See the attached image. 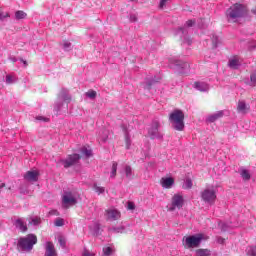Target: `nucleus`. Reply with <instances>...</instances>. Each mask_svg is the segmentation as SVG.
I'll list each match as a JSON object with an SVG mask.
<instances>
[{
    "label": "nucleus",
    "mask_w": 256,
    "mask_h": 256,
    "mask_svg": "<svg viewBox=\"0 0 256 256\" xmlns=\"http://www.w3.org/2000/svg\"><path fill=\"white\" fill-rule=\"evenodd\" d=\"M34 245H37V236L34 234H28L18 240L17 247L20 251L30 253L33 250Z\"/></svg>",
    "instance_id": "nucleus-1"
},
{
    "label": "nucleus",
    "mask_w": 256,
    "mask_h": 256,
    "mask_svg": "<svg viewBox=\"0 0 256 256\" xmlns=\"http://www.w3.org/2000/svg\"><path fill=\"white\" fill-rule=\"evenodd\" d=\"M245 13H247V9L242 4H239V3L232 5L226 11L228 21H232L233 23H235L237 19L243 17Z\"/></svg>",
    "instance_id": "nucleus-2"
},
{
    "label": "nucleus",
    "mask_w": 256,
    "mask_h": 256,
    "mask_svg": "<svg viewBox=\"0 0 256 256\" xmlns=\"http://www.w3.org/2000/svg\"><path fill=\"white\" fill-rule=\"evenodd\" d=\"M169 121L172 123L176 131H183L185 129V114L181 110H174L170 116Z\"/></svg>",
    "instance_id": "nucleus-3"
},
{
    "label": "nucleus",
    "mask_w": 256,
    "mask_h": 256,
    "mask_svg": "<svg viewBox=\"0 0 256 256\" xmlns=\"http://www.w3.org/2000/svg\"><path fill=\"white\" fill-rule=\"evenodd\" d=\"M205 239V234H196L188 236L185 239V247L187 249H195L201 245V241Z\"/></svg>",
    "instance_id": "nucleus-4"
},
{
    "label": "nucleus",
    "mask_w": 256,
    "mask_h": 256,
    "mask_svg": "<svg viewBox=\"0 0 256 256\" xmlns=\"http://www.w3.org/2000/svg\"><path fill=\"white\" fill-rule=\"evenodd\" d=\"M73 205H77V197L73 192L66 191L62 196V207L64 209H69V207H73Z\"/></svg>",
    "instance_id": "nucleus-5"
},
{
    "label": "nucleus",
    "mask_w": 256,
    "mask_h": 256,
    "mask_svg": "<svg viewBox=\"0 0 256 256\" xmlns=\"http://www.w3.org/2000/svg\"><path fill=\"white\" fill-rule=\"evenodd\" d=\"M202 200L205 203H209V205H213L215 203V199H217V194L214 189L206 188L201 193Z\"/></svg>",
    "instance_id": "nucleus-6"
},
{
    "label": "nucleus",
    "mask_w": 256,
    "mask_h": 256,
    "mask_svg": "<svg viewBox=\"0 0 256 256\" xmlns=\"http://www.w3.org/2000/svg\"><path fill=\"white\" fill-rule=\"evenodd\" d=\"M81 160V155L79 154H71L68 155V157L65 160H62V165L65 167V169H69V167H73V165H77L79 161Z\"/></svg>",
    "instance_id": "nucleus-7"
},
{
    "label": "nucleus",
    "mask_w": 256,
    "mask_h": 256,
    "mask_svg": "<svg viewBox=\"0 0 256 256\" xmlns=\"http://www.w3.org/2000/svg\"><path fill=\"white\" fill-rule=\"evenodd\" d=\"M105 217L107 221H119L121 219V212L117 209H107L105 210Z\"/></svg>",
    "instance_id": "nucleus-8"
},
{
    "label": "nucleus",
    "mask_w": 256,
    "mask_h": 256,
    "mask_svg": "<svg viewBox=\"0 0 256 256\" xmlns=\"http://www.w3.org/2000/svg\"><path fill=\"white\" fill-rule=\"evenodd\" d=\"M183 203V196L175 194L172 197V207L170 208V211H175V209H181V207H183Z\"/></svg>",
    "instance_id": "nucleus-9"
},
{
    "label": "nucleus",
    "mask_w": 256,
    "mask_h": 256,
    "mask_svg": "<svg viewBox=\"0 0 256 256\" xmlns=\"http://www.w3.org/2000/svg\"><path fill=\"white\" fill-rule=\"evenodd\" d=\"M44 256H57V249H55V244H53V242H46Z\"/></svg>",
    "instance_id": "nucleus-10"
},
{
    "label": "nucleus",
    "mask_w": 256,
    "mask_h": 256,
    "mask_svg": "<svg viewBox=\"0 0 256 256\" xmlns=\"http://www.w3.org/2000/svg\"><path fill=\"white\" fill-rule=\"evenodd\" d=\"M24 179L26 181H30V182L38 181L39 180V171L30 170V171L26 172V174L24 175Z\"/></svg>",
    "instance_id": "nucleus-11"
},
{
    "label": "nucleus",
    "mask_w": 256,
    "mask_h": 256,
    "mask_svg": "<svg viewBox=\"0 0 256 256\" xmlns=\"http://www.w3.org/2000/svg\"><path fill=\"white\" fill-rule=\"evenodd\" d=\"M150 139H157L159 137V122H154L148 131Z\"/></svg>",
    "instance_id": "nucleus-12"
},
{
    "label": "nucleus",
    "mask_w": 256,
    "mask_h": 256,
    "mask_svg": "<svg viewBox=\"0 0 256 256\" xmlns=\"http://www.w3.org/2000/svg\"><path fill=\"white\" fill-rule=\"evenodd\" d=\"M250 109H251V106L245 103V101L238 102L237 110L239 111V113H249Z\"/></svg>",
    "instance_id": "nucleus-13"
},
{
    "label": "nucleus",
    "mask_w": 256,
    "mask_h": 256,
    "mask_svg": "<svg viewBox=\"0 0 256 256\" xmlns=\"http://www.w3.org/2000/svg\"><path fill=\"white\" fill-rule=\"evenodd\" d=\"M173 183H175V180L172 177L161 179V185L164 189H171Z\"/></svg>",
    "instance_id": "nucleus-14"
},
{
    "label": "nucleus",
    "mask_w": 256,
    "mask_h": 256,
    "mask_svg": "<svg viewBox=\"0 0 256 256\" xmlns=\"http://www.w3.org/2000/svg\"><path fill=\"white\" fill-rule=\"evenodd\" d=\"M15 227H17V229H20V231L22 233L27 232V224H25V222H23L22 219H17L14 223Z\"/></svg>",
    "instance_id": "nucleus-15"
},
{
    "label": "nucleus",
    "mask_w": 256,
    "mask_h": 256,
    "mask_svg": "<svg viewBox=\"0 0 256 256\" xmlns=\"http://www.w3.org/2000/svg\"><path fill=\"white\" fill-rule=\"evenodd\" d=\"M221 117H223V112H217L215 114H212L208 117V121L209 123H215V121H217V119H221Z\"/></svg>",
    "instance_id": "nucleus-16"
},
{
    "label": "nucleus",
    "mask_w": 256,
    "mask_h": 256,
    "mask_svg": "<svg viewBox=\"0 0 256 256\" xmlns=\"http://www.w3.org/2000/svg\"><path fill=\"white\" fill-rule=\"evenodd\" d=\"M196 256H211V250L198 249V250H196Z\"/></svg>",
    "instance_id": "nucleus-17"
},
{
    "label": "nucleus",
    "mask_w": 256,
    "mask_h": 256,
    "mask_svg": "<svg viewBox=\"0 0 256 256\" xmlns=\"http://www.w3.org/2000/svg\"><path fill=\"white\" fill-rule=\"evenodd\" d=\"M239 65V60L237 58H233L229 61V67H231V69H237Z\"/></svg>",
    "instance_id": "nucleus-18"
},
{
    "label": "nucleus",
    "mask_w": 256,
    "mask_h": 256,
    "mask_svg": "<svg viewBox=\"0 0 256 256\" xmlns=\"http://www.w3.org/2000/svg\"><path fill=\"white\" fill-rule=\"evenodd\" d=\"M25 17H27V13H25L24 11L18 10L15 13V18L16 19H25Z\"/></svg>",
    "instance_id": "nucleus-19"
},
{
    "label": "nucleus",
    "mask_w": 256,
    "mask_h": 256,
    "mask_svg": "<svg viewBox=\"0 0 256 256\" xmlns=\"http://www.w3.org/2000/svg\"><path fill=\"white\" fill-rule=\"evenodd\" d=\"M241 177H242L245 181H249V179H251V174H249V171H247V170H242V171H241Z\"/></svg>",
    "instance_id": "nucleus-20"
},
{
    "label": "nucleus",
    "mask_w": 256,
    "mask_h": 256,
    "mask_svg": "<svg viewBox=\"0 0 256 256\" xmlns=\"http://www.w3.org/2000/svg\"><path fill=\"white\" fill-rule=\"evenodd\" d=\"M193 188V181L191 179H186L183 189H192Z\"/></svg>",
    "instance_id": "nucleus-21"
},
{
    "label": "nucleus",
    "mask_w": 256,
    "mask_h": 256,
    "mask_svg": "<svg viewBox=\"0 0 256 256\" xmlns=\"http://www.w3.org/2000/svg\"><path fill=\"white\" fill-rule=\"evenodd\" d=\"M125 173H126V177H128V179H131V177H133V170L131 169V166L125 167Z\"/></svg>",
    "instance_id": "nucleus-22"
},
{
    "label": "nucleus",
    "mask_w": 256,
    "mask_h": 256,
    "mask_svg": "<svg viewBox=\"0 0 256 256\" xmlns=\"http://www.w3.org/2000/svg\"><path fill=\"white\" fill-rule=\"evenodd\" d=\"M250 85L256 87V71L250 75Z\"/></svg>",
    "instance_id": "nucleus-23"
},
{
    "label": "nucleus",
    "mask_w": 256,
    "mask_h": 256,
    "mask_svg": "<svg viewBox=\"0 0 256 256\" xmlns=\"http://www.w3.org/2000/svg\"><path fill=\"white\" fill-rule=\"evenodd\" d=\"M86 97H89L90 99H95L97 97V92L95 90H90L86 92Z\"/></svg>",
    "instance_id": "nucleus-24"
},
{
    "label": "nucleus",
    "mask_w": 256,
    "mask_h": 256,
    "mask_svg": "<svg viewBox=\"0 0 256 256\" xmlns=\"http://www.w3.org/2000/svg\"><path fill=\"white\" fill-rule=\"evenodd\" d=\"M94 191H96V193L98 195H101V193H105V188L101 187V186L94 185Z\"/></svg>",
    "instance_id": "nucleus-25"
},
{
    "label": "nucleus",
    "mask_w": 256,
    "mask_h": 256,
    "mask_svg": "<svg viewBox=\"0 0 256 256\" xmlns=\"http://www.w3.org/2000/svg\"><path fill=\"white\" fill-rule=\"evenodd\" d=\"M103 253L106 256H111V253H113V248L112 247H104L103 248Z\"/></svg>",
    "instance_id": "nucleus-26"
},
{
    "label": "nucleus",
    "mask_w": 256,
    "mask_h": 256,
    "mask_svg": "<svg viewBox=\"0 0 256 256\" xmlns=\"http://www.w3.org/2000/svg\"><path fill=\"white\" fill-rule=\"evenodd\" d=\"M82 153H83V155H85L86 157H91V155H92L91 149H88L87 147H83V148H82Z\"/></svg>",
    "instance_id": "nucleus-27"
},
{
    "label": "nucleus",
    "mask_w": 256,
    "mask_h": 256,
    "mask_svg": "<svg viewBox=\"0 0 256 256\" xmlns=\"http://www.w3.org/2000/svg\"><path fill=\"white\" fill-rule=\"evenodd\" d=\"M7 17H9V12H3V9L0 8V21H3Z\"/></svg>",
    "instance_id": "nucleus-28"
},
{
    "label": "nucleus",
    "mask_w": 256,
    "mask_h": 256,
    "mask_svg": "<svg viewBox=\"0 0 256 256\" xmlns=\"http://www.w3.org/2000/svg\"><path fill=\"white\" fill-rule=\"evenodd\" d=\"M115 175H117V162H113L112 164L111 177H115Z\"/></svg>",
    "instance_id": "nucleus-29"
},
{
    "label": "nucleus",
    "mask_w": 256,
    "mask_h": 256,
    "mask_svg": "<svg viewBox=\"0 0 256 256\" xmlns=\"http://www.w3.org/2000/svg\"><path fill=\"white\" fill-rule=\"evenodd\" d=\"M41 223V218H33L29 225H39Z\"/></svg>",
    "instance_id": "nucleus-30"
},
{
    "label": "nucleus",
    "mask_w": 256,
    "mask_h": 256,
    "mask_svg": "<svg viewBox=\"0 0 256 256\" xmlns=\"http://www.w3.org/2000/svg\"><path fill=\"white\" fill-rule=\"evenodd\" d=\"M58 243L60 244V247H65L67 242L65 241V238H63V236H60L58 238Z\"/></svg>",
    "instance_id": "nucleus-31"
},
{
    "label": "nucleus",
    "mask_w": 256,
    "mask_h": 256,
    "mask_svg": "<svg viewBox=\"0 0 256 256\" xmlns=\"http://www.w3.org/2000/svg\"><path fill=\"white\" fill-rule=\"evenodd\" d=\"M63 225H64L63 219H61V218L56 219V221H55L56 227H63Z\"/></svg>",
    "instance_id": "nucleus-32"
},
{
    "label": "nucleus",
    "mask_w": 256,
    "mask_h": 256,
    "mask_svg": "<svg viewBox=\"0 0 256 256\" xmlns=\"http://www.w3.org/2000/svg\"><path fill=\"white\" fill-rule=\"evenodd\" d=\"M6 83H8V85H11V83H13V76L7 75L6 76Z\"/></svg>",
    "instance_id": "nucleus-33"
},
{
    "label": "nucleus",
    "mask_w": 256,
    "mask_h": 256,
    "mask_svg": "<svg viewBox=\"0 0 256 256\" xmlns=\"http://www.w3.org/2000/svg\"><path fill=\"white\" fill-rule=\"evenodd\" d=\"M186 25H187V27H193V25H195V20L186 21Z\"/></svg>",
    "instance_id": "nucleus-34"
},
{
    "label": "nucleus",
    "mask_w": 256,
    "mask_h": 256,
    "mask_svg": "<svg viewBox=\"0 0 256 256\" xmlns=\"http://www.w3.org/2000/svg\"><path fill=\"white\" fill-rule=\"evenodd\" d=\"M167 1H169V0H161L160 1V9H163L164 7H165V5H167Z\"/></svg>",
    "instance_id": "nucleus-35"
},
{
    "label": "nucleus",
    "mask_w": 256,
    "mask_h": 256,
    "mask_svg": "<svg viewBox=\"0 0 256 256\" xmlns=\"http://www.w3.org/2000/svg\"><path fill=\"white\" fill-rule=\"evenodd\" d=\"M217 243H219L220 245H223L225 243V238L218 237L217 238Z\"/></svg>",
    "instance_id": "nucleus-36"
},
{
    "label": "nucleus",
    "mask_w": 256,
    "mask_h": 256,
    "mask_svg": "<svg viewBox=\"0 0 256 256\" xmlns=\"http://www.w3.org/2000/svg\"><path fill=\"white\" fill-rule=\"evenodd\" d=\"M128 209H130V210L135 209V203H133V202H128Z\"/></svg>",
    "instance_id": "nucleus-37"
},
{
    "label": "nucleus",
    "mask_w": 256,
    "mask_h": 256,
    "mask_svg": "<svg viewBox=\"0 0 256 256\" xmlns=\"http://www.w3.org/2000/svg\"><path fill=\"white\" fill-rule=\"evenodd\" d=\"M83 256H95V254L85 250Z\"/></svg>",
    "instance_id": "nucleus-38"
},
{
    "label": "nucleus",
    "mask_w": 256,
    "mask_h": 256,
    "mask_svg": "<svg viewBox=\"0 0 256 256\" xmlns=\"http://www.w3.org/2000/svg\"><path fill=\"white\" fill-rule=\"evenodd\" d=\"M152 85H153V82H148V83L146 84L145 89H147V91H150Z\"/></svg>",
    "instance_id": "nucleus-39"
},
{
    "label": "nucleus",
    "mask_w": 256,
    "mask_h": 256,
    "mask_svg": "<svg viewBox=\"0 0 256 256\" xmlns=\"http://www.w3.org/2000/svg\"><path fill=\"white\" fill-rule=\"evenodd\" d=\"M37 120L47 122V121H49V118H44L43 116H39V117H37Z\"/></svg>",
    "instance_id": "nucleus-40"
},
{
    "label": "nucleus",
    "mask_w": 256,
    "mask_h": 256,
    "mask_svg": "<svg viewBox=\"0 0 256 256\" xmlns=\"http://www.w3.org/2000/svg\"><path fill=\"white\" fill-rule=\"evenodd\" d=\"M251 256H256V246L250 250Z\"/></svg>",
    "instance_id": "nucleus-41"
},
{
    "label": "nucleus",
    "mask_w": 256,
    "mask_h": 256,
    "mask_svg": "<svg viewBox=\"0 0 256 256\" xmlns=\"http://www.w3.org/2000/svg\"><path fill=\"white\" fill-rule=\"evenodd\" d=\"M71 48V43L66 42L64 43V49H70Z\"/></svg>",
    "instance_id": "nucleus-42"
},
{
    "label": "nucleus",
    "mask_w": 256,
    "mask_h": 256,
    "mask_svg": "<svg viewBox=\"0 0 256 256\" xmlns=\"http://www.w3.org/2000/svg\"><path fill=\"white\" fill-rule=\"evenodd\" d=\"M194 86L196 87V89H200L201 88V83L195 82Z\"/></svg>",
    "instance_id": "nucleus-43"
},
{
    "label": "nucleus",
    "mask_w": 256,
    "mask_h": 256,
    "mask_svg": "<svg viewBox=\"0 0 256 256\" xmlns=\"http://www.w3.org/2000/svg\"><path fill=\"white\" fill-rule=\"evenodd\" d=\"M50 215H59V212H57V210H54V211L50 212Z\"/></svg>",
    "instance_id": "nucleus-44"
},
{
    "label": "nucleus",
    "mask_w": 256,
    "mask_h": 256,
    "mask_svg": "<svg viewBox=\"0 0 256 256\" xmlns=\"http://www.w3.org/2000/svg\"><path fill=\"white\" fill-rule=\"evenodd\" d=\"M131 21H137V17H135V16L132 17V18H131Z\"/></svg>",
    "instance_id": "nucleus-45"
},
{
    "label": "nucleus",
    "mask_w": 256,
    "mask_h": 256,
    "mask_svg": "<svg viewBox=\"0 0 256 256\" xmlns=\"http://www.w3.org/2000/svg\"><path fill=\"white\" fill-rule=\"evenodd\" d=\"M126 143H129V136H126Z\"/></svg>",
    "instance_id": "nucleus-46"
},
{
    "label": "nucleus",
    "mask_w": 256,
    "mask_h": 256,
    "mask_svg": "<svg viewBox=\"0 0 256 256\" xmlns=\"http://www.w3.org/2000/svg\"><path fill=\"white\" fill-rule=\"evenodd\" d=\"M22 63H24V65H27V61L25 60H22Z\"/></svg>",
    "instance_id": "nucleus-47"
},
{
    "label": "nucleus",
    "mask_w": 256,
    "mask_h": 256,
    "mask_svg": "<svg viewBox=\"0 0 256 256\" xmlns=\"http://www.w3.org/2000/svg\"><path fill=\"white\" fill-rule=\"evenodd\" d=\"M130 1H137V0H130Z\"/></svg>",
    "instance_id": "nucleus-48"
}]
</instances>
